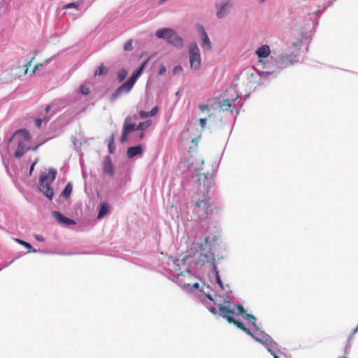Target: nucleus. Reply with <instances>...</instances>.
<instances>
[{"label":"nucleus","instance_id":"37","mask_svg":"<svg viewBox=\"0 0 358 358\" xmlns=\"http://www.w3.org/2000/svg\"><path fill=\"white\" fill-rule=\"evenodd\" d=\"M34 59V58H32L30 61H29L25 65H24V71L23 73L24 75H26L27 73V71H28V69L29 68V66L31 65V63H32V60Z\"/></svg>","mask_w":358,"mask_h":358},{"label":"nucleus","instance_id":"5","mask_svg":"<svg viewBox=\"0 0 358 358\" xmlns=\"http://www.w3.org/2000/svg\"><path fill=\"white\" fill-rule=\"evenodd\" d=\"M218 310L220 315L225 318L229 323H233L242 331L245 329V327L243 322L235 320L231 317V315L234 314V309H231V304L229 301H224V305H219Z\"/></svg>","mask_w":358,"mask_h":358},{"label":"nucleus","instance_id":"39","mask_svg":"<svg viewBox=\"0 0 358 358\" xmlns=\"http://www.w3.org/2000/svg\"><path fill=\"white\" fill-rule=\"evenodd\" d=\"M159 108L157 106H155L152 108V110L149 112V115L150 116H154L158 113Z\"/></svg>","mask_w":358,"mask_h":358},{"label":"nucleus","instance_id":"38","mask_svg":"<svg viewBox=\"0 0 358 358\" xmlns=\"http://www.w3.org/2000/svg\"><path fill=\"white\" fill-rule=\"evenodd\" d=\"M182 71V68L181 66H176L173 69V74H177Z\"/></svg>","mask_w":358,"mask_h":358},{"label":"nucleus","instance_id":"53","mask_svg":"<svg viewBox=\"0 0 358 358\" xmlns=\"http://www.w3.org/2000/svg\"><path fill=\"white\" fill-rule=\"evenodd\" d=\"M50 109V106H48L46 108H45V111L46 113H48Z\"/></svg>","mask_w":358,"mask_h":358},{"label":"nucleus","instance_id":"47","mask_svg":"<svg viewBox=\"0 0 358 358\" xmlns=\"http://www.w3.org/2000/svg\"><path fill=\"white\" fill-rule=\"evenodd\" d=\"M41 66H42V64L41 63H38L37 64L35 65L34 69H33V73H35L36 70H38Z\"/></svg>","mask_w":358,"mask_h":358},{"label":"nucleus","instance_id":"57","mask_svg":"<svg viewBox=\"0 0 358 358\" xmlns=\"http://www.w3.org/2000/svg\"><path fill=\"white\" fill-rule=\"evenodd\" d=\"M339 358H342V357H339Z\"/></svg>","mask_w":358,"mask_h":358},{"label":"nucleus","instance_id":"43","mask_svg":"<svg viewBox=\"0 0 358 358\" xmlns=\"http://www.w3.org/2000/svg\"><path fill=\"white\" fill-rule=\"evenodd\" d=\"M34 122H35V125L38 128H40L41 127L42 120L41 118H36Z\"/></svg>","mask_w":358,"mask_h":358},{"label":"nucleus","instance_id":"18","mask_svg":"<svg viewBox=\"0 0 358 358\" xmlns=\"http://www.w3.org/2000/svg\"><path fill=\"white\" fill-rule=\"evenodd\" d=\"M103 170L104 172L110 174V176L113 175V166L109 157H106L104 159Z\"/></svg>","mask_w":358,"mask_h":358},{"label":"nucleus","instance_id":"45","mask_svg":"<svg viewBox=\"0 0 358 358\" xmlns=\"http://www.w3.org/2000/svg\"><path fill=\"white\" fill-rule=\"evenodd\" d=\"M34 237H35V238H36L38 241H39V242H42V241H44L43 237V236H40V235H35V236H34Z\"/></svg>","mask_w":358,"mask_h":358},{"label":"nucleus","instance_id":"22","mask_svg":"<svg viewBox=\"0 0 358 358\" xmlns=\"http://www.w3.org/2000/svg\"><path fill=\"white\" fill-rule=\"evenodd\" d=\"M147 61H145L142 65L140 66V68L135 72L130 78L129 79L135 83L136 82L137 78L141 75V72L143 71V69L145 68L146 65Z\"/></svg>","mask_w":358,"mask_h":358},{"label":"nucleus","instance_id":"32","mask_svg":"<svg viewBox=\"0 0 358 358\" xmlns=\"http://www.w3.org/2000/svg\"><path fill=\"white\" fill-rule=\"evenodd\" d=\"M78 6H79V4L77 3H69L65 4L63 6V9L66 10V9H69V8H78Z\"/></svg>","mask_w":358,"mask_h":358},{"label":"nucleus","instance_id":"1","mask_svg":"<svg viewBox=\"0 0 358 358\" xmlns=\"http://www.w3.org/2000/svg\"><path fill=\"white\" fill-rule=\"evenodd\" d=\"M57 173L55 169L50 168L40 175L38 188L49 199H52L54 195V191L50 185L55 180Z\"/></svg>","mask_w":358,"mask_h":358},{"label":"nucleus","instance_id":"23","mask_svg":"<svg viewBox=\"0 0 358 358\" xmlns=\"http://www.w3.org/2000/svg\"><path fill=\"white\" fill-rule=\"evenodd\" d=\"M127 76V71L124 69H120L117 73V79L120 83L122 82Z\"/></svg>","mask_w":358,"mask_h":358},{"label":"nucleus","instance_id":"31","mask_svg":"<svg viewBox=\"0 0 358 358\" xmlns=\"http://www.w3.org/2000/svg\"><path fill=\"white\" fill-rule=\"evenodd\" d=\"M129 133L130 132L122 129V134H121V137H120V142L122 143H123L127 141L128 135Z\"/></svg>","mask_w":358,"mask_h":358},{"label":"nucleus","instance_id":"16","mask_svg":"<svg viewBox=\"0 0 358 358\" xmlns=\"http://www.w3.org/2000/svg\"><path fill=\"white\" fill-rule=\"evenodd\" d=\"M238 98V95L236 94V96L234 98H232L231 99H225L224 100H223V101L220 104L221 109L222 110H226V111L229 110L231 113H232V110L231 109V102H234Z\"/></svg>","mask_w":358,"mask_h":358},{"label":"nucleus","instance_id":"17","mask_svg":"<svg viewBox=\"0 0 358 358\" xmlns=\"http://www.w3.org/2000/svg\"><path fill=\"white\" fill-rule=\"evenodd\" d=\"M142 152H143L142 146L141 145H138L136 146L129 148L127 150V155L129 158H132V157H135L136 155L142 153Z\"/></svg>","mask_w":358,"mask_h":358},{"label":"nucleus","instance_id":"34","mask_svg":"<svg viewBox=\"0 0 358 358\" xmlns=\"http://www.w3.org/2000/svg\"><path fill=\"white\" fill-rule=\"evenodd\" d=\"M133 49L132 41L129 40L124 45V50L125 51H131Z\"/></svg>","mask_w":358,"mask_h":358},{"label":"nucleus","instance_id":"51","mask_svg":"<svg viewBox=\"0 0 358 358\" xmlns=\"http://www.w3.org/2000/svg\"><path fill=\"white\" fill-rule=\"evenodd\" d=\"M204 242H205L206 244H208L210 243L209 238H206Z\"/></svg>","mask_w":358,"mask_h":358},{"label":"nucleus","instance_id":"7","mask_svg":"<svg viewBox=\"0 0 358 358\" xmlns=\"http://www.w3.org/2000/svg\"><path fill=\"white\" fill-rule=\"evenodd\" d=\"M189 59L192 69L198 70L201 64L200 50L196 43H192L189 47Z\"/></svg>","mask_w":358,"mask_h":358},{"label":"nucleus","instance_id":"30","mask_svg":"<svg viewBox=\"0 0 358 358\" xmlns=\"http://www.w3.org/2000/svg\"><path fill=\"white\" fill-rule=\"evenodd\" d=\"M232 309H234V312L236 311L237 315H242L245 313L244 308L241 305H234Z\"/></svg>","mask_w":358,"mask_h":358},{"label":"nucleus","instance_id":"2","mask_svg":"<svg viewBox=\"0 0 358 358\" xmlns=\"http://www.w3.org/2000/svg\"><path fill=\"white\" fill-rule=\"evenodd\" d=\"M155 35L157 38L166 40L169 43L172 44L178 48L183 47V40L171 29L163 28L159 29L156 31Z\"/></svg>","mask_w":358,"mask_h":358},{"label":"nucleus","instance_id":"33","mask_svg":"<svg viewBox=\"0 0 358 358\" xmlns=\"http://www.w3.org/2000/svg\"><path fill=\"white\" fill-rule=\"evenodd\" d=\"M16 241L22 245H23L24 248H26L27 249H28L29 250H30L31 249V245L30 243L24 241H22L21 239H16Z\"/></svg>","mask_w":358,"mask_h":358},{"label":"nucleus","instance_id":"29","mask_svg":"<svg viewBox=\"0 0 358 358\" xmlns=\"http://www.w3.org/2000/svg\"><path fill=\"white\" fill-rule=\"evenodd\" d=\"M80 91L83 94L88 95L90 93V88L88 85L83 84L80 87Z\"/></svg>","mask_w":358,"mask_h":358},{"label":"nucleus","instance_id":"27","mask_svg":"<svg viewBox=\"0 0 358 358\" xmlns=\"http://www.w3.org/2000/svg\"><path fill=\"white\" fill-rule=\"evenodd\" d=\"M245 317L248 320L249 323L252 324L255 327H256L257 319L253 315L246 313L245 315Z\"/></svg>","mask_w":358,"mask_h":358},{"label":"nucleus","instance_id":"20","mask_svg":"<svg viewBox=\"0 0 358 358\" xmlns=\"http://www.w3.org/2000/svg\"><path fill=\"white\" fill-rule=\"evenodd\" d=\"M22 134L23 135V137L24 138L25 141H29L30 138H31V136H30V134L29 132L26 130V129H19L17 130L13 136H11L9 139V143L12 141L13 137L16 134Z\"/></svg>","mask_w":358,"mask_h":358},{"label":"nucleus","instance_id":"36","mask_svg":"<svg viewBox=\"0 0 358 358\" xmlns=\"http://www.w3.org/2000/svg\"><path fill=\"white\" fill-rule=\"evenodd\" d=\"M199 124L201 127V129H204L206 128V121H207V118L205 117V118H200L199 119Z\"/></svg>","mask_w":358,"mask_h":358},{"label":"nucleus","instance_id":"49","mask_svg":"<svg viewBox=\"0 0 358 358\" xmlns=\"http://www.w3.org/2000/svg\"><path fill=\"white\" fill-rule=\"evenodd\" d=\"M357 330H358V327L353 330V331L352 332V334H350L349 336L352 337L355 335V334L357 331Z\"/></svg>","mask_w":358,"mask_h":358},{"label":"nucleus","instance_id":"13","mask_svg":"<svg viewBox=\"0 0 358 358\" xmlns=\"http://www.w3.org/2000/svg\"><path fill=\"white\" fill-rule=\"evenodd\" d=\"M270 53L271 50L268 45H262L256 50V54L259 58V62H262V59L267 57Z\"/></svg>","mask_w":358,"mask_h":358},{"label":"nucleus","instance_id":"6","mask_svg":"<svg viewBox=\"0 0 358 358\" xmlns=\"http://www.w3.org/2000/svg\"><path fill=\"white\" fill-rule=\"evenodd\" d=\"M195 206L199 208L202 220L209 218L216 210L214 201L210 197L196 201Z\"/></svg>","mask_w":358,"mask_h":358},{"label":"nucleus","instance_id":"41","mask_svg":"<svg viewBox=\"0 0 358 358\" xmlns=\"http://www.w3.org/2000/svg\"><path fill=\"white\" fill-rule=\"evenodd\" d=\"M166 69L165 66L164 64H161L159 66V71L158 74L159 76H162L166 72Z\"/></svg>","mask_w":358,"mask_h":358},{"label":"nucleus","instance_id":"19","mask_svg":"<svg viewBox=\"0 0 358 358\" xmlns=\"http://www.w3.org/2000/svg\"><path fill=\"white\" fill-rule=\"evenodd\" d=\"M123 129L129 132H131L134 130H137L136 127L134 124H132L131 119L130 117H127L124 123Z\"/></svg>","mask_w":358,"mask_h":358},{"label":"nucleus","instance_id":"15","mask_svg":"<svg viewBox=\"0 0 358 358\" xmlns=\"http://www.w3.org/2000/svg\"><path fill=\"white\" fill-rule=\"evenodd\" d=\"M29 150V148L27 147L24 143L20 142L17 144V149L14 155L15 157L20 158Z\"/></svg>","mask_w":358,"mask_h":358},{"label":"nucleus","instance_id":"40","mask_svg":"<svg viewBox=\"0 0 358 358\" xmlns=\"http://www.w3.org/2000/svg\"><path fill=\"white\" fill-rule=\"evenodd\" d=\"M199 109L201 110V112L204 113L205 111H208V106L205 104H201L199 106Z\"/></svg>","mask_w":358,"mask_h":358},{"label":"nucleus","instance_id":"44","mask_svg":"<svg viewBox=\"0 0 358 358\" xmlns=\"http://www.w3.org/2000/svg\"><path fill=\"white\" fill-rule=\"evenodd\" d=\"M38 162V159H36L34 162L33 164H31V167H30V170H29V175L31 176L34 169V167L36 166V164H37Z\"/></svg>","mask_w":358,"mask_h":358},{"label":"nucleus","instance_id":"9","mask_svg":"<svg viewBox=\"0 0 358 358\" xmlns=\"http://www.w3.org/2000/svg\"><path fill=\"white\" fill-rule=\"evenodd\" d=\"M215 6L217 8V17L218 18H222L227 15L229 10L231 8L232 3L230 1H227L217 3Z\"/></svg>","mask_w":358,"mask_h":358},{"label":"nucleus","instance_id":"14","mask_svg":"<svg viewBox=\"0 0 358 358\" xmlns=\"http://www.w3.org/2000/svg\"><path fill=\"white\" fill-rule=\"evenodd\" d=\"M199 31L201 34L202 46L210 50L211 48L210 41L203 26L199 27Z\"/></svg>","mask_w":358,"mask_h":358},{"label":"nucleus","instance_id":"56","mask_svg":"<svg viewBox=\"0 0 358 358\" xmlns=\"http://www.w3.org/2000/svg\"><path fill=\"white\" fill-rule=\"evenodd\" d=\"M260 1H261V2H264L265 0H260Z\"/></svg>","mask_w":358,"mask_h":358},{"label":"nucleus","instance_id":"42","mask_svg":"<svg viewBox=\"0 0 358 358\" xmlns=\"http://www.w3.org/2000/svg\"><path fill=\"white\" fill-rule=\"evenodd\" d=\"M139 115L141 118H146V117H151L150 115H149V112H145V111H141L139 113Z\"/></svg>","mask_w":358,"mask_h":358},{"label":"nucleus","instance_id":"46","mask_svg":"<svg viewBox=\"0 0 358 358\" xmlns=\"http://www.w3.org/2000/svg\"><path fill=\"white\" fill-rule=\"evenodd\" d=\"M209 311L212 313L213 315H216L217 313V310L215 308H209Z\"/></svg>","mask_w":358,"mask_h":358},{"label":"nucleus","instance_id":"50","mask_svg":"<svg viewBox=\"0 0 358 358\" xmlns=\"http://www.w3.org/2000/svg\"><path fill=\"white\" fill-rule=\"evenodd\" d=\"M39 146H40V145H37L31 148H29V150H31L32 151H36L38 148Z\"/></svg>","mask_w":358,"mask_h":358},{"label":"nucleus","instance_id":"48","mask_svg":"<svg viewBox=\"0 0 358 358\" xmlns=\"http://www.w3.org/2000/svg\"><path fill=\"white\" fill-rule=\"evenodd\" d=\"M199 137L194 138L192 140V142L195 144L196 146H197V143Z\"/></svg>","mask_w":358,"mask_h":358},{"label":"nucleus","instance_id":"4","mask_svg":"<svg viewBox=\"0 0 358 358\" xmlns=\"http://www.w3.org/2000/svg\"><path fill=\"white\" fill-rule=\"evenodd\" d=\"M299 55L291 50H286L280 54L276 60V65L279 70L287 68L299 62Z\"/></svg>","mask_w":358,"mask_h":358},{"label":"nucleus","instance_id":"35","mask_svg":"<svg viewBox=\"0 0 358 358\" xmlns=\"http://www.w3.org/2000/svg\"><path fill=\"white\" fill-rule=\"evenodd\" d=\"M215 272H216V281L217 282V284L222 287L223 288V285H222V282L220 279V277L219 275V271L217 270L216 268H215Z\"/></svg>","mask_w":358,"mask_h":358},{"label":"nucleus","instance_id":"12","mask_svg":"<svg viewBox=\"0 0 358 358\" xmlns=\"http://www.w3.org/2000/svg\"><path fill=\"white\" fill-rule=\"evenodd\" d=\"M213 175L210 173H203L199 174V177L197 179V182L199 183L203 182V186L206 187V189L212 187V180Z\"/></svg>","mask_w":358,"mask_h":358},{"label":"nucleus","instance_id":"24","mask_svg":"<svg viewBox=\"0 0 358 358\" xmlns=\"http://www.w3.org/2000/svg\"><path fill=\"white\" fill-rule=\"evenodd\" d=\"M72 189V185L70 183H68L62 192V196H64L66 198L69 197V196L71 194Z\"/></svg>","mask_w":358,"mask_h":358},{"label":"nucleus","instance_id":"11","mask_svg":"<svg viewBox=\"0 0 358 358\" xmlns=\"http://www.w3.org/2000/svg\"><path fill=\"white\" fill-rule=\"evenodd\" d=\"M52 216L60 224L64 225H74L76 224V222L70 218L64 217L60 212L54 211L52 213Z\"/></svg>","mask_w":358,"mask_h":358},{"label":"nucleus","instance_id":"3","mask_svg":"<svg viewBox=\"0 0 358 358\" xmlns=\"http://www.w3.org/2000/svg\"><path fill=\"white\" fill-rule=\"evenodd\" d=\"M247 334L250 335L252 338H254L257 342H259L265 345H266L268 351L271 352V354L273 356V358H287L285 354L282 352H280L278 350V352L273 349L274 346L276 345L275 343L271 341L270 337L268 335L262 334L261 337H258L255 336L248 328L245 327L243 330Z\"/></svg>","mask_w":358,"mask_h":358},{"label":"nucleus","instance_id":"52","mask_svg":"<svg viewBox=\"0 0 358 358\" xmlns=\"http://www.w3.org/2000/svg\"><path fill=\"white\" fill-rule=\"evenodd\" d=\"M199 285L198 282H196V283L194 284V288H199Z\"/></svg>","mask_w":358,"mask_h":358},{"label":"nucleus","instance_id":"10","mask_svg":"<svg viewBox=\"0 0 358 358\" xmlns=\"http://www.w3.org/2000/svg\"><path fill=\"white\" fill-rule=\"evenodd\" d=\"M199 248L201 249V257L200 262L201 265H204L206 263H212L215 260L214 254L211 251H205L202 244H200Z\"/></svg>","mask_w":358,"mask_h":358},{"label":"nucleus","instance_id":"55","mask_svg":"<svg viewBox=\"0 0 358 358\" xmlns=\"http://www.w3.org/2000/svg\"><path fill=\"white\" fill-rule=\"evenodd\" d=\"M143 136H144V134H143V133H141V134H140V136H139V137H140V138H143Z\"/></svg>","mask_w":358,"mask_h":358},{"label":"nucleus","instance_id":"26","mask_svg":"<svg viewBox=\"0 0 358 358\" xmlns=\"http://www.w3.org/2000/svg\"><path fill=\"white\" fill-rule=\"evenodd\" d=\"M106 72H107L106 68L103 64H101L94 71V76H100L101 75L106 74Z\"/></svg>","mask_w":358,"mask_h":358},{"label":"nucleus","instance_id":"28","mask_svg":"<svg viewBox=\"0 0 358 358\" xmlns=\"http://www.w3.org/2000/svg\"><path fill=\"white\" fill-rule=\"evenodd\" d=\"M108 150L110 154H113L115 150V138L114 136H111L108 143Z\"/></svg>","mask_w":358,"mask_h":358},{"label":"nucleus","instance_id":"54","mask_svg":"<svg viewBox=\"0 0 358 358\" xmlns=\"http://www.w3.org/2000/svg\"><path fill=\"white\" fill-rule=\"evenodd\" d=\"M206 296L208 297V299H209L210 300L213 301V299L211 297V296L210 294H207Z\"/></svg>","mask_w":358,"mask_h":358},{"label":"nucleus","instance_id":"21","mask_svg":"<svg viewBox=\"0 0 358 358\" xmlns=\"http://www.w3.org/2000/svg\"><path fill=\"white\" fill-rule=\"evenodd\" d=\"M108 209L109 205L108 203H101L98 213V218H101L104 217L108 213Z\"/></svg>","mask_w":358,"mask_h":358},{"label":"nucleus","instance_id":"8","mask_svg":"<svg viewBox=\"0 0 358 358\" xmlns=\"http://www.w3.org/2000/svg\"><path fill=\"white\" fill-rule=\"evenodd\" d=\"M135 83H134L129 78L120 86H119L115 91L111 94L110 101H115L121 94L129 93Z\"/></svg>","mask_w":358,"mask_h":358},{"label":"nucleus","instance_id":"25","mask_svg":"<svg viewBox=\"0 0 358 358\" xmlns=\"http://www.w3.org/2000/svg\"><path fill=\"white\" fill-rule=\"evenodd\" d=\"M151 125V121L147 120L145 122H140L138 126L136 127L137 130H141L143 131L148 128Z\"/></svg>","mask_w":358,"mask_h":358}]
</instances>
